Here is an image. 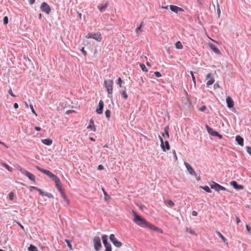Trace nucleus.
Returning a JSON list of instances; mask_svg holds the SVG:
<instances>
[{
    "instance_id": "nucleus-1",
    "label": "nucleus",
    "mask_w": 251,
    "mask_h": 251,
    "mask_svg": "<svg viewBox=\"0 0 251 251\" xmlns=\"http://www.w3.org/2000/svg\"><path fill=\"white\" fill-rule=\"evenodd\" d=\"M133 215L134 218L133 220L134 222L138 226L141 227H145L147 224V222L145 219L142 218L141 216L138 215L134 211H132Z\"/></svg>"
},
{
    "instance_id": "nucleus-2",
    "label": "nucleus",
    "mask_w": 251,
    "mask_h": 251,
    "mask_svg": "<svg viewBox=\"0 0 251 251\" xmlns=\"http://www.w3.org/2000/svg\"><path fill=\"white\" fill-rule=\"evenodd\" d=\"M104 84L108 94V98L112 99L111 95L113 92V80L111 79L105 80H104Z\"/></svg>"
},
{
    "instance_id": "nucleus-3",
    "label": "nucleus",
    "mask_w": 251,
    "mask_h": 251,
    "mask_svg": "<svg viewBox=\"0 0 251 251\" xmlns=\"http://www.w3.org/2000/svg\"><path fill=\"white\" fill-rule=\"evenodd\" d=\"M36 168L40 172L47 175L48 176L51 178L52 180L54 181V182L60 179L56 176L54 175L53 174H52L50 171L49 170L42 169L38 167V166H36Z\"/></svg>"
},
{
    "instance_id": "nucleus-4",
    "label": "nucleus",
    "mask_w": 251,
    "mask_h": 251,
    "mask_svg": "<svg viewBox=\"0 0 251 251\" xmlns=\"http://www.w3.org/2000/svg\"><path fill=\"white\" fill-rule=\"evenodd\" d=\"M86 38H92L95 40L100 42L101 40V35L100 32L89 33L86 36Z\"/></svg>"
},
{
    "instance_id": "nucleus-5",
    "label": "nucleus",
    "mask_w": 251,
    "mask_h": 251,
    "mask_svg": "<svg viewBox=\"0 0 251 251\" xmlns=\"http://www.w3.org/2000/svg\"><path fill=\"white\" fill-rule=\"evenodd\" d=\"M210 186L212 189L218 192L221 190L228 191L227 189L226 188L222 186V185L219 184L218 183L214 181L211 182L210 184Z\"/></svg>"
},
{
    "instance_id": "nucleus-6",
    "label": "nucleus",
    "mask_w": 251,
    "mask_h": 251,
    "mask_svg": "<svg viewBox=\"0 0 251 251\" xmlns=\"http://www.w3.org/2000/svg\"><path fill=\"white\" fill-rule=\"evenodd\" d=\"M94 249L96 251H99L101 248L100 239L99 236H96L93 239Z\"/></svg>"
},
{
    "instance_id": "nucleus-7",
    "label": "nucleus",
    "mask_w": 251,
    "mask_h": 251,
    "mask_svg": "<svg viewBox=\"0 0 251 251\" xmlns=\"http://www.w3.org/2000/svg\"><path fill=\"white\" fill-rule=\"evenodd\" d=\"M205 127L206 128V129H207V131L208 132V133L213 136H217L218 137L219 139H222V135H221L220 134H219L218 132H217L216 131H215L214 130H213L212 128H211L210 127H209L208 125H206L205 126Z\"/></svg>"
},
{
    "instance_id": "nucleus-8",
    "label": "nucleus",
    "mask_w": 251,
    "mask_h": 251,
    "mask_svg": "<svg viewBox=\"0 0 251 251\" xmlns=\"http://www.w3.org/2000/svg\"><path fill=\"white\" fill-rule=\"evenodd\" d=\"M19 170L22 174L27 176L30 180L33 181L35 180V177L32 174L22 168H20Z\"/></svg>"
},
{
    "instance_id": "nucleus-9",
    "label": "nucleus",
    "mask_w": 251,
    "mask_h": 251,
    "mask_svg": "<svg viewBox=\"0 0 251 251\" xmlns=\"http://www.w3.org/2000/svg\"><path fill=\"white\" fill-rule=\"evenodd\" d=\"M109 239L110 241L113 243V244L117 248H120L122 246V243L118 241L117 238L115 237L114 234H111L109 236Z\"/></svg>"
},
{
    "instance_id": "nucleus-10",
    "label": "nucleus",
    "mask_w": 251,
    "mask_h": 251,
    "mask_svg": "<svg viewBox=\"0 0 251 251\" xmlns=\"http://www.w3.org/2000/svg\"><path fill=\"white\" fill-rule=\"evenodd\" d=\"M160 140V146L163 151H165L166 150H170V145L169 142L167 141L164 142L163 139L160 136H159Z\"/></svg>"
},
{
    "instance_id": "nucleus-11",
    "label": "nucleus",
    "mask_w": 251,
    "mask_h": 251,
    "mask_svg": "<svg viewBox=\"0 0 251 251\" xmlns=\"http://www.w3.org/2000/svg\"><path fill=\"white\" fill-rule=\"evenodd\" d=\"M41 10L42 12L49 14L50 12V6L45 2H43L40 6Z\"/></svg>"
},
{
    "instance_id": "nucleus-12",
    "label": "nucleus",
    "mask_w": 251,
    "mask_h": 251,
    "mask_svg": "<svg viewBox=\"0 0 251 251\" xmlns=\"http://www.w3.org/2000/svg\"><path fill=\"white\" fill-rule=\"evenodd\" d=\"M184 165L186 167L188 172L189 173V174L193 176H196L197 174L193 170V169L191 167V166L187 162H184Z\"/></svg>"
},
{
    "instance_id": "nucleus-13",
    "label": "nucleus",
    "mask_w": 251,
    "mask_h": 251,
    "mask_svg": "<svg viewBox=\"0 0 251 251\" xmlns=\"http://www.w3.org/2000/svg\"><path fill=\"white\" fill-rule=\"evenodd\" d=\"M206 80H207L206 82V85L207 86L212 85L215 81V80L213 77L212 74L211 73H209L207 75Z\"/></svg>"
},
{
    "instance_id": "nucleus-14",
    "label": "nucleus",
    "mask_w": 251,
    "mask_h": 251,
    "mask_svg": "<svg viewBox=\"0 0 251 251\" xmlns=\"http://www.w3.org/2000/svg\"><path fill=\"white\" fill-rule=\"evenodd\" d=\"M108 5V1H106L104 3H100L97 6L98 9L100 12H103L105 9L107 7Z\"/></svg>"
},
{
    "instance_id": "nucleus-15",
    "label": "nucleus",
    "mask_w": 251,
    "mask_h": 251,
    "mask_svg": "<svg viewBox=\"0 0 251 251\" xmlns=\"http://www.w3.org/2000/svg\"><path fill=\"white\" fill-rule=\"evenodd\" d=\"M230 184L236 190H241L244 188V186L243 185L238 184L235 180L231 181L230 182Z\"/></svg>"
},
{
    "instance_id": "nucleus-16",
    "label": "nucleus",
    "mask_w": 251,
    "mask_h": 251,
    "mask_svg": "<svg viewBox=\"0 0 251 251\" xmlns=\"http://www.w3.org/2000/svg\"><path fill=\"white\" fill-rule=\"evenodd\" d=\"M103 108V102L102 100H100L99 103V105L96 109V112L99 114L102 113Z\"/></svg>"
},
{
    "instance_id": "nucleus-17",
    "label": "nucleus",
    "mask_w": 251,
    "mask_h": 251,
    "mask_svg": "<svg viewBox=\"0 0 251 251\" xmlns=\"http://www.w3.org/2000/svg\"><path fill=\"white\" fill-rule=\"evenodd\" d=\"M170 9L171 11L176 13H178L179 12H182L184 11L183 9L181 7L173 5H171L170 6Z\"/></svg>"
},
{
    "instance_id": "nucleus-18",
    "label": "nucleus",
    "mask_w": 251,
    "mask_h": 251,
    "mask_svg": "<svg viewBox=\"0 0 251 251\" xmlns=\"http://www.w3.org/2000/svg\"><path fill=\"white\" fill-rule=\"evenodd\" d=\"M226 102L227 103V106L229 108H232L234 106V102L232 99L229 97H227L226 98Z\"/></svg>"
},
{
    "instance_id": "nucleus-19",
    "label": "nucleus",
    "mask_w": 251,
    "mask_h": 251,
    "mask_svg": "<svg viewBox=\"0 0 251 251\" xmlns=\"http://www.w3.org/2000/svg\"><path fill=\"white\" fill-rule=\"evenodd\" d=\"M55 183L56 188L57 189L58 191L60 192V194L61 195L62 194L64 193L62 188V184L60 179L55 182Z\"/></svg>"
},
{
    "instance_id": "nucleus-20",
    "label": "nucleus",
    "mask_w": 251,
    "mask_h": 251,
    "mask_svg": "<svg viewBox=\"0 0 251 251\" xmlns=\"http://www.w3.org/2000/svg\"><path fill=\"white\" fill-rule=\"evenodd\" d=\"M145 227H146L151 230H154V231H155L157 232H159L160 231V229L158 227H156L154 225H153L148 222L147 223V224Z\"/></svg>"
},
{
    "instance_id": "nucleus-21",
    "label": "nucleus",
    "mask_w": 251,
    "mask_h": 251,
    "mask_svg": "<svg viewBox=\"0 0 251 251\" xmlns=\"http://www.w3.org/2000/svg\"><path fill=\"white\" fill-rule=\"evenodd\" d=\"M162 136L164 137V139L169 138V127L168 126L165 127L164 132L162 133Z\"/></svg>"
},
{
    "instance_id": "nucleus-22",
    "label": "nucleus",
    "mask_w": 251,
    "mask_h": 251,
    "mask_svg": "<svg viewBox=\"0 0 251 251\" xmlns=\"http://www.w3.org/2000/svg\"><path fill=\"white\" fill-rule=\"evenodd\" d=\"M235 140L238 145L243 146L244 145V139L240 135H237L235 137Z\"/></svg>"
},
{
    "instance_id": "nucleus-23",
    "label": "nucleus",
    "mask_w": 251,
    "mask_h": 251,
    "mask_svg": "<svg viewBox=\"0 0 251 251\" xmlns=\"http://www.w3.org/2000/svg\"><path fill=\"white\" fill-rule=\"evenodd\" d=\"M101 239H102V243H103L104 247L110 245L108 242L107 235H106V234L102 235V236H101Z\"/></svg>"
},
{
    "instance_id": "nucleus-24",
    "label": "nucleus",
    "mask_w": 251,
    "mask_h": 251,
    "mask_svg": "<svg viewBox=\"0 0 251 251\" xmlns=\"http://www.w3.org/2000/svg\"><path fill=\"white\" fill-rule=\"evenodd\" d=\"M209 47L210 49L216 53L220 54L221 52L213 44H209Z\"/></svg>"
},
{
    "instance_id": "nucleus-25",
    "label": "nucleus",
    "mask_w": 251,
    "mask_h": 251,
    "mask_svg": "<svg viewBox=\"0 0 251 251\" xmlns=\"http://www.w3.org/2000/svg\"><path fill=\"white\" fill-rule=\"evenodd\" d=\"M42 142L46 145L50 146L52 144V141L50 139H45L42 140Z\"/></svg>"
},
{
    "instance_id": "nucleus-26",
    "label": "nucleus",
    "mask_w": 251,
    "mask_h": 251,
    "mask_svg": "<svg viewBox=\"0 0 251 251\" xmlns=\"http://www.w3.org/2000/svg\"><path fill=\"white\" fill-rule=\"evenodd\" d=\"M216 233L224 242L227 243V239L219 231H217Z\"/></svg>"
},
{
    "instance_id": "nucleus-27",
    "label": "nucleus",
    "mask_w": 251,
    "mask_h": 251,
    "mask_svg": "<svg viewBox=\"0 0 251 251\" xmlns=\"http://www.w3.org/2000/svg\"><path fill=\"white\" fill-rule=\"evenodd\" d=\"M28 251H38L36 247L34 245H30L28 248Z\"/></svg>"
},
{
    "instance_id": "nucleus-28",
    "label": "nucleus",
    "mask_w": 251,
    "mask_h": 251,
    "mask_svg": "<svg viewBox=\"0 0 251 251\" xmlns=\"http://www.w3.org/2000/svg\"><path fill=\"white\" fill-rule=\"evenodd\" d=\"M175 46L177 49H182L183 48V46L180 41L176 42L175 44Z\"/></svg>"
},
{
    "instance_id": "nucleus-29",
    "label": "nucleus",
    "mask_w": 251,
    "mask_h": 251,
    "mask_svg": "<svg viewBox=\"0 0 251 251\" xmlns=\"http://www.w3.org/2000/svg\"><path fill=\"white\" fill-rule=\"evenodd\" d=\"M201 188L207 193H211V190L208 186H201Z\"/></svg>"
},
{
    "instance_id": "nucleus-30",
    "label": "nucleus",
    "mask_w": 251,
    "mask_h": 251,
    "mask_svg": "<svg viewBox=\"0 0 251 251\" xmlns=\"http://www.w3.org/2000/svg\"><path fill=\"white\" fill-rule=\"evenodd\" d=\"M31 188L33 189H37L39 191L40 195H41V196H45V193L43 192L42 190L38 189V188L34 186H31Z\"/></svg>"
},
{
    "instance_id": "nucleus-31",
    "label": "nucleus",
    "mask_w": 251,
    "mask_h": 251,
    "mask_svg": "<svg viewBox=\"0 0 251 251\" xmlns=\"http://www.w3.org/2000/svg\"><path fill=\"white\" fill-rule=\"evenodd\" d=\"M139 66H140L141 69H142V70L143 71H144V72H148V70L146 68V67L145 64H142V63H140Z\"/></svg>"
},
{
    "instance_id": "nucleus-32",
    "label": "nucleus",
    "mask_w": 251,
    "mask_h": 251,
    "mask_svg": "<svg viewBox=\"0 0 251 251\" xmlns=\"http://www.w3.org/2000/svg\"><path fill=\"white\" fill-rule=\"evenodd\" d=\"M65 242H66V243H67V246H68V247L69 248L70 250H73L72 246V244H71V243L70 241H69V240H68V239H65Z\"/></svg>"
},
{
    "instance_id": "nucleus-33",
    "label": "nucleus",
    "mask_w": 251,
    "mask_h": 251,
    "mask_svg": "<svg viewBox=\"0 0 251 251\" xmlns=\"http://www.w3.org/2000/svg\"><path fill=\"white\" fill-rule=\"evenodd\" d=\"M142 24H143V22H142L141 23V24L139 26H138L135 29V32H136V34L138 35L139 34V32L141 31V29L142 27Z\"/></svg>"
},
{
    "instance_id": "nucleus-34",
    "label": "nucleus",
    "mask_w": 251,
    "mask_h": 251,
    "mask_svg": "<svg viewBox=\"0 0 251 251\" xmlns=\"http://www.w3.org/2000/svg\"><path fill=\"white\" fill-rule=\"evenodd\" d=\"M105 115L107 118H108V119L110 117V115H111L110 110L109 109L106 110L105 112Z\"/></svg>"
},
{
    "instance_id": "nucleus-35",
    "label": "nucleus",
    "mask_w": 251,
    "mask_h": 251,
    "mask_svg": "<svg viewBox=\"0 0 251 251\" xmlns=\"http://www.w3.org/2000/svg\"><path fill=\"white\" fill-rule=\"evenodd\" d=\"M2 166L4 167L8 171L11 172L12 171V168L7 164L6 163H3Z\"/></svg>"
},
{
    "instance_id": "nucleus-36",
    "label": "nucleus",
    "mask_w": 251,
    "mask_h": 251,
    "mask_svg": "<svg viewBox=\"0 0 251 251\" xmlns=\"http://www.w3.org/2000/svg\"><path fill=\"white\" fill-rule=\"evenodd\" d=\"M62 198L63 199L64 201L67 203V204L69 203V200L67 199L66 196L65 195V193L62 194L61 195Z\"/></svg>"
},
{
    "instance_id": "nucleus-37",
    "label": "nucleus",
    "mask_w": 251,
    "mask_h": 251,
    "mask_svg": "<svg viewBox=\"0 0 251 251\" xmlns=\"http://www.w3.org/2000/svg\"><path fill=\"white\" fill-rule=\"evenodd\" d=\"M122 96L125 99H126L128 98V96H127V94L126 93V90H124L122 92Z\"/></svg>"
},
{
    "instance_id": "nucleus-38",
    "label": "nucleus",
    "mask_w": 251,
    "mask_h": 251,
    "mask_svg": "<svg viewBox=\"0 0 251 251\" xmlns=\"http://www.w3.org/2000/svg\"><path fill=\"white\" fill-rule=\"evenodd\" d=\"M166 202L170 206H173L175 205L174 202L171 200H167Z\"/></svg>"
},
{
    "instance_id": "nucleus-39",
    "label": "nucleus",
    "mask_w": 251,
    "mask_h": 251,
    "mask_svg": "<svg viewBox=\"0 0 251 251\" xmlns=\"http://www.w3.org/2000/svg\"><path fill=\"white\" fill-rule=\"evenodd\" d=\"M123 83V80H122L121 77H119L117 80V84L120 86V87H122V83Z\"/></svg>"
},
{
    "instance_id": "nucleus-40",
    "label": "nucleus",
    "mask_w": 251,
    "mask_h": 251,
    "mask_svg": "<svg viewBox=\"0 0 251 251\" xmlns=\"http://www.w3.org/2000/svg\"><path fill=\"white\" fill-rule=\"evenodd\" d=\"M104 247L105 248V251H112V248H111V245H109L107 246H105Z\"/></svg>"
},
{
    "instance_id": "nucleus-41",
    "label": "nucleus",
    "mask_w": 251,
    "mask_h": 251,
    "mask_svg": "<svg viewBox=\"0 0 251 251\" xmlns=\"http://www.w3.org/2000/svg\"><path fill=\"white\" fill-rule=\"evenodd\" d=\"M8 23V18L7 16H5L3 18V24L7 25Z\"/></svg>"
},
{
    "instance_id": "nucleus-42",
    "label": "nucleus",
    "mask_w": 251,
    "mask_h": 251,
    "mask_svg": "<svg viewBox=\"0 0 251 251\" xmlns=\"http://www.w3.org/2000/svg\"><path fill=\"white\" fill-rule=\"evenodd\" d=\"M88 129H91V130L95 131L96 130L95 127L93 125L90 124V125L88 126Z\"/></svg>"
},
{
    "instance_id": "nucleus-43",
    "label": "nucleus",
    "mask_w": 251,
    "mask_h": 251,
    "mask_svg": "<svg viewBox=\"0 0 251 251\" xmlns=\"http://www.w3.org/2000/svg\"><path fill=\"white\" fill-rule=\"evenodd\" d=\"M45 196L49 198H53V196L51 193L45 192Z\"/></svg>"
},
{
    "instance_id": "nucleus-44",
    "label": "nucleus",
    "mask_w": 251,
    "mask_h": 251,
    "mask_svg": "<svg viewBox=\"0 0 251 251\" xmlns=\"http://www.w3.org/2000/svg\"><path fill=\"white\" fill-rule=\"evenodd\" d=\"M8 93L12 97H13L14 98L16 97V96L12 92V89L11 88L9 90V91H8Z\"/></svg>"
},
{
    "instance_id": "nucleus-45",
    "label": "nucleus",
    "mask_w": 251,
    "mask_h": 251,
    "mask_svg": "<svg viewBox=\"0 0 251 251\" xmlns=\"http://www.w3.org/2000/svg\"><path fill=\"white\" fill-rule=\"evenodd\" d=\"M14 193L13 192H10L9 194V199L10 200H13L14 199Z\"/></svg>"
},
{
    "instance_id": "nucleus-46",
    "label": "nucleus",
    "mask_w": 251,
    "mask_h": 251,
    "mask_svg": "<svg viewBox=\"0 0 251 251\" xmlns=\"http://www.w3.org/2000/svg\"><path fill=\"white\" fill-rule=\"evenodd\" d=\"M186 231L187 232H189L190 233V234H192V235H194L195 234V233L194 231L187 228L186 229Z\"/></svg>"
},
{
    "instance_id": "nucleus-47",
    "label": "nucleus",
    "mask_w": 251,
    "mask_h": 251,
    "mask_svg": "<svg viewBox=\"0 0 251 251\" xmlns=\"http://www.w3.org/2000/svg\"><path fill=\"white\" fill-rule=\"evenodd\" d=\"M154 74L155 76L157 77H160L161 76V74L159 72H155Z\"/></svg>"
},
{
    "instance_id": "nucleus-48",
    "label": "nucleus",
    "mask_w": 251,
    "mask_h": 251,
    "mask_svg": "<svg viewBox=\"0 0 251 251\" xmlns=\"http://www.w3.org/2000/svg\"><path fill=\"white\" fill-rule=\"evenodd\" d=\"M30 109L31 110L33 114H34L36 116H37V114H36V112H35V110L34 109L33 106V105L32 104H30Z\"/></svg>"
},
{
    "instance_id": "nucleus-49",
    "label": "nucleus",
    "mask_w": 251,
    "mask_h": 251,
    "mask_svg": "<svg viewBox=\"0 0 251 251\" xmlns=\"http://www.w3.org/2000/svg\"><path fill=\"white\" fill-rule=\"evenodd\" d=\"M190 73H191V75H192V78L193 81L194 83V84H196V79H195V76L194 75L193 73V72L191 71Z\"/></svg>"
},
{
    "instance_id": "nucleus-50",
    "label": "nucleus",
    "mask_w": 251,
    "mask_h": 251,
    "mask_svg": "<svg viewBox=\"0 0 251 251\" xmlns=\"http://www.w3.org/2000/svg\"><path fill=\"white\" fill-rule=\"evenodd\" d=\"M246 148L247 152L251 155V147L247 146Z\"/></svg>"
},
{
    "instance_id": "nucleus-51",
    "label": "nucleus",
    "mask_w": 251,
    "mask_h": 251,
    "mask_svg": "<svg viewBox=\"0 0 251 251\" xmlns=\"http://www.w3.org/2000/svg\"><path fill=\"white\" fill-rule=\"evenodd\" d=\"M173 153L174 154V158H175V160L176 161L177 160V157L176 156V151L175 150H173Z\"/></svg>"
},
{
    "instance_id": "nucleus-52",
    "label": "nucleus",
    "mask_w": 251,
    "mask_h": 251,
    "mask_svg": "<svg viewBox=\"0 0 251 251\" xmlns=\"http://www.w3.org/2000/svg\"><path fill=\"white\" fill-rule=\"evenodd\" d=\"M102 191H103L104 195L105 196V198H104L106 200L107 197H108L109 198H110L108 196V195H107V193L106 192V191L103 189H102Z\"/></svg>"
},
{
    "instance_id": "nucleus-53",
    "label": "nucleus",
    "mask_w": 251,
    "mask_h": 251,
    "mask_svg": "<svg viewBox=\"0 0 251 251\" xmlns=\"http://www.w3.org/2000/svg\"><path fill=\"white\" fill-rule=\"evenodd\" d=\"M206 109V107L205 105H202L200 108V110L201 111H204Z\"/></svg>"
},
{
    "instance_id": "nucleus-54",
    "label": "nucleus",
    "mask_w": 251,
    "mask_h": 251,
    "mask_svg": "<svg viewBox=\"0 0 251 251\" xmlns=\"http://www.w3.org/2000/svg\"><path fill=\"white\" fill-rule=\"evenodd\" d=\"M80 50L84 55H86L87 54V52L86 50H85L84 48L83 47H82Z\"/></svg>"
},
{
    "instance_id": "nucleus-55",
    "label": "nucleus",
    "mask_w": 251,
    "mask_h": 251,
    "mask_svg": "<svg viewBox=\"0 0 251 251\" xmlns=\"http://www.w3.org/2000/svg\"><path fill=\"white\" fill-rule=\"evenodd\" d=\"M246 229H247V230L248 232L249 233H250V232H251V227H250L249 226V225H247L246 226Z\"/></svg>"
},
{
    "instance_id": "nucleus-56",
    "label": "nucleus",
    "mask_w": 251,
    "mask_h": 251,
    "mask_svg": "<svg viewBox=\"0 0 251 251\" xmlns=\"http://www.w3.org/2000/svg\"><path fill=\"white\" fill-rule=\"evenodd\" d=\"M104 169L103 166L102 165H99L98 167V169L99 170H101Z\"/></svg>"
},
{
    "instance_id": "nucleus-57",
    "label": "nucleus",
    "mask_w": 251,
    "mask_h": 251,
    "mask_svg": "<svg viewBox=\"0 0 251 251\" xmlns=\"http://www.w3.org/2000/svg\"><path fill=\"white\" fill-rule=\"evenodd\" d=\"M192 215L194 216H197L198 215V213L195 211H193L192 212Z\"/></svg>"
},
{
    "instance_id": "nucleus-58",
    "label": "nucleus",
    "mask_w": 251,
    "mask_h": 251,
    "mask_svg": "<svg viewBox=\"0 0 251 251\" xmlns=\"http://www.w3.org/2000/svg\"><path fill=\"white\" fill-rule=\"evenodd\" d=\"M217 13L218 14V16H220V13H221V11H220L219 5H218Z\"/></svg>"
},
{
    "instance_id": "nucleus-59",
    "label": "nucleus",
    "mask_w": 251,
    "mask_h": 251,
    "mask_svg": "<svg viewBox=\"0 0 251 251\" xmlns=\"http://www.w3.org/2000/svg\"><path fill=\"white\" fill-rule=\"evenodd\" d=\"M219 87H220V86H219V84H218V83H215V84H214V88L215 89H217V88H219Z\"/></svg>"
},
{
    "instance_id": "nucleus-60",
    "label": "nucleus",
    "mask_w": 251,
    "mask_h": 251,
    "mask_svg": "<svg viewBox=\"0 0 251 251\" xmlns=\"http://www.w3.org/2000/svg\"><path fill=\"white\" fill-rule=\"evenodd\" d=\"M34 128L36 131H40L41 129V127L39 126H35Z\"/></svg>"
},
{
    "instance_id": "nucleus-61",
    "label": "nucleus",
    "mask_w": 251,
    "mask_h": 251,
    "mask_svg": "<svg viewBox=\"0 0 251 251\" xmlns=\"http://www.w3.org/2000/svg\"><path fill=\"white\" fill-rule=\"evenodd\" d=\"M236 222H237V224H239V223H240L241 221H240V220L239 217H237L236 218Z\"/></svg>"
},
{
    "instance_id": "nucleus-62",
    "label": "nucleus",
    "mask_w": 251,
    "mask_h": 251,
    "mask_svg": "<svg viewBox=\"0 0 251 251\" xmlns=\"http://www.w3.org/2000/svg\"><path fill=\"white\" fill-rule=\"evenodd\" d=\"M18 107H19V105H18V104L17 103H15L14 104V107L15 108H18Z\"/></svg>"
},
{
    "instance_id": "nucleus-63",
    "label": "nucleus",
    "mask_w": 251,
    "mask_h": 251,
    "mask_svg": "<svg viewBox=\"0 0 251 251\" xmlns=\"http://www.w3.org/2000/svg\"><path fill=\"white\" fill-rule=\"evenodd\" d=\"M35 0H29V3L33 4L35 2Z\"/></svg>"
},
{
    "instance_id": "nucleus-64",
    "label": "nucleus",
    "mask_w": 251,
    "mask_h": 251,
    "mask_svg": "<svg viewBox=\"0 0 251 251\" xmlns=\"http://www.w3.org/2000/svg\"><path fill=\"white\" fill-rule=\"evenodd\" d=\"M0 144L1 145H3V146H4L6 148H8V147L5 145V143H4L3 142H1L0 141Z\"/></svg>"
}]
</instances>
